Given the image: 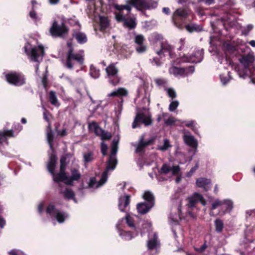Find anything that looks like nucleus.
Segmentation results:
<instances>
[{
    "instance_id": "obj_1",
    "label": "nucleus",
    "mask_w": 255,
    "mask_h": 255,
    "mask_svg": "<svg viewBox=\"0 0 255 255\" xmlns=\"http://www.w3.org/2000/svg\"><path fill=\"white\" fill-rule=\"evenodd\" d=\"M53 137V134L50 127V125L49 124L47 128V140L50 146L51 153L47 164L48 170L52 175L53 181L58 183L59 186L61 185V182H64L67 185H72L73 184L74 181H78L79 180L81 177V174L79 171L76 168L71 169V176H68L65 172L62 174L54 173L57 158L54 153V149L52 144Z\"/></svg>"
},
{
    "instance_id": "obj_2",
    "label": "nucleus",
    "mask_w": 255,
    "mask_h": 255,
    "mask_svg": "<svg viewBox=\"0 0 255 255\" xmlns=\"http://www.w3.org/2000/svg\"><path fill=\"white\" fill-rule=\"evenodd\" d=\"M119 140L120 136L118 135L113 140L111 154L107 161L106 170L100 177L96 176L90 178L88 182V188L97 189L103 186L107 181L108 175L110 174L109 172L115 169L118 162L116 154L118 150Z\"/></svg>"
},
{
    "instance_id": "obj_3",
    "label": "nucleus",
    "mask_w": 255,
    "mask_h": 255,
    "mask_svg": "<svg viewBox=\"0 0 255 255\" xmlns=\"http://www.w3.org/2000/svg\"><path fill=\"white\" fill-rule=\"evenodd\" d=\"M239 61L240 63L235 67V70L240 78L250 79L255 76V55L253 52L242 55Z\"/></svg>"
},
{
    "instance_id": "obj_4",
    "label": "nucleus",
    "mask_w": 255,
    "mask_h": 255,
    "mask_svg": "<svg viewBox=\"0 0 255 255\" xmlns=\"http://www.w3.org/2000/svg\"><path fill=\"white\" fill-rule=\"evenodd\" d=\"M24 52L28 59L31 61L39 63L43 59L44 54V47L41 44L38 43L37 41L31 38L26 42L24 47ZM39 65L35 66V71L37 73Z\"/></svg>"
},
{
    "instance_id": "obj_5",
    "label": "nucleus",
    "mask_w": 255,
    "mask_h": 255,
    "mask_svg": "<svg viewBox=\"0 0 255 255\" xmlns=\"http://www.w3.org/2000/svg\"><path fill=\"white\" fill-rule=\"evenodd\" d=\"M150 44L153 45L154 50L157 55L162 56L166 53L172 57V47L166 42L163 41V37L161 34L153 33L148 38Z\"/></svg>"
},
{
    "instance_id": "obj_6",
    "label": "nucleus",
    "mask_w": 255,
    "mask_h": 255,
    "mask_svg": "<svg viewBox=\"0 0 255 255\" xmlns=\"http://www.w3.org/2000/svg\"><path fill=\"white\" fill-rule=\"evenodd\" d=\"M68 46L70 48L66 54V60H63L64 66L67 69H72L74 66L78 65L80 69H82L84 61V51L80 50L75 53L71 47L70 43H68Z\"/></svg>"
},
{
    "instance_id": "obj_7",
    "label": "nucleus",
    "mask_w": 255,
    "mask_h": 255,
    "mask_svg": "<svg viewBox=\"0 0 255 255\" xmlns=\"http://www.w3.org/2000/svg\"><path fill=\"white\" fill-rule=\"evenodd\" d=\"M151 223H145L143 226V231H141V236H142L145 232L148 233V239L147 241V250L153 254H156L159 251L160 243L156 233H151Z\"/></svg>"
},
{
    "instance_id": "obj_8",
    "label": "nucleus",
    "mask_w": 255,
    "mask_h": 255,
    "mask_svg": "<svg viewBox=\"0 0 255 255\" xmlns=\"http://www.w3.org/2000/svg\"><path fill=\"white\" fill-rule=\"evenodd\" d=\"M233 207L234 202L230 199L223 200L216 199L211 203V206L210 207L211 211L209 213V215L210 216H215L213 210L220 208L218 215L223 216L226 214L231 212Z\"/></svg>"
},
{
    "instance_id": "obj_9",
    "label": "nucleus",
    "mask_w": 255,
    "mask_h": 255,
    "mask_svg": "<svg viewBox=\"0 0 255 255\" xmlns=\"http://www.w3.org/2000/svg\"><path fill=\"white\" fill-rule=\"evenodd\" d=\"M152 123L150 113L147 109L144 108L142 110H137L136 116L132 124V128H135L139 127L141 124L145 126H149L151 125Z\"/></svg>"
},
{
    "instance_id": "obj_10",
    "label": "nucleus",
    "mask_w": 255,
    "mask_h": 255,
    "mask_svg": "<svg viewBox=\"0 0 255 255\" xmlns=\"http://www.w3.org/2000/svg\"><path fill=\"white\" fill-rule=\"evenodd\" d=\"M45 212L52 220H56L59 224L63 223L69 218L67 212L56 208L52 203L47 206Z\"/></svg>"
},
{
    "instance_id": "obj_11",
    "label": "nucleus",
    "mask_w": 255,
    "mask_h": 255,
    "mask_svg": "<svg viewBox=\"0 0 255 255\" xmlns=\"http://www.w3.org/2000/svg\"><path fill=\"white\" fill-rule=\"evenodd\" d=\"M142 197L145 201L136 205L137 212L140 214H145L148 213L154 204V197L150 192L145 191Z\"/></svg>"
},
{
    "instance_id": "obj_12",
    "label": "nucleus",
    "mask_w": 255,
    "mask_h": 255,
    "mask_svg": "<svg viewBox=\"0 0 255 255\" xmlns=\"http://www.w3.org/2000/svg\"><path fill=\"white\" fill-rule=\"evenodd\" d=\"M159 172L161 175H167L169 177L178 176L180 174V167L172 162H166L163 164Z\"/></svg>"
},
{
    "instance_id": "obj_13",
    "label": "nucleus",
    "mask_w": 255,
    "mask_h": 255,
    "mask_svg": "<svg viewBox=\"0 0 255 255\" xmlns=\"http://www.w3.org/2000/svg\"><path fill=\"white\" fill-rule=\"evenodd\" d=\"M5 78L9 84L15 86H21L25 84V78L20 72H9L5 74Z\"/></svg>"
},
{
    "instance_id": "obj_14",
    "label": "nucleus",
    "mask_w": 255,
    "mask_h": 255,
    "mask_svg": "<svg viewBox=\"0 0 255 255\" xmlns=\"http://www.w3.org/2000/svg\"><path fill=\"white\" fill-rule=\"evenodd\" d=\"M124 222V220H119L117 223L116 228L119 233V235L121 238L125 241H129L136 237L139 233L129 230H126V227H124L122 224Z\"/></svg>"
},
{
    "instance_id": "obj_15",
    "label": "nucleus",
    "mask_w": 255,
    "mask_h": 255,
    "mask_svg": "<svg viewBox=\"0 0 255 255\" xmlns=\"http://www.w3.org/2000/svg\"><path fill=\"white\" fill-rule=\"evenodd\" d=\"M137 218L138 217L136 215L127 214L125 217L121 220H124V222L122 224L124 227L128 228L131 231L139 233V232L143 231V226L145 224L143 225L142 230H140L139 228Z\"/></svg>"
},
{
    "instance_id": "obj_16",
    "label": "nucleus",
    "mask_w": 255,
    "mask_h": 255,
    "mask_svg": "<svg viewBox=\"0 0 255 255\" xmlns=\"http://www.w3.org/2000/svg\"><path fill=\"white\" fill-rule=\"evenodd\" d=\"M22 129V127L19 123L13 124L12 129H8L4 128L2 131H1V144L3 142L7 144V139L15 137Z\"/></svg>"
},
{
    "instance_id": "obj_17",
    "label": "nucleus",
    "mask_w": 255,
    "mask_h": 255,
    "mask_svg": "<svg viewBox=\"0 0 255 255\" xmlns=\"http://www.w3.org/2000/svg\"><path fill=\"white\" fill-rule=\"evenodd\" d=\"M107 77L110 83L114 86L118 85L120 81V77L119 76V69L116 67L115 63H112L106 69Z\"/></svg>"
},
{
    "instance_id": "obj_18",
    "label": "nucleus",
    "mask_w": 255,
    "mask_h": 255,
    "mask_svg": "<svg viewBox=\"0 0 255 255\" xmlns=\"http://www.w3.org/2000/svg\"><path fill=\"white\" fill-rule=\"evenodd\" d=\"M203 57V49H198L195 50L194 53L190 55H183L179 59H178L176 63H180L183 62L199 63L200 62Z\"/></svg>"
},
{
    "instance_id": "obj_19",
    "label": "nucleus",
    "mask_w": 255,
    "mask_h": 255,
    "mask_svg": "<svg viewBox=\"0 0 255 255\" xmlns=\"http://www.w3.org/2000/svg\"><path fill=\"white\" fill-rule=\"evenodd\" d=\"M119 186H121V188L123 190V195H120L119 197V208L121 212H127L129 208L130 195L127 194L125 191V184L123 185L120 184Z\"/></svg>"
},
{
    "instance_id": "obj_20",
    "label": "nucleus",
    "mask_w": 255,
    "mask_h": 255,
    "mask_svg": "<svg viewBox=\"0 0 255 255\" xmlns=\"http://www.w3.org/2000/svg\"><path fill=\"white\" fill-rule=\"evenodd\" d=\"M223 49L225 51L226 54V57L224 58L223 56H221L219 54H217V57L218 61L221 64L224 65V67L226 68L227 66L231 64V62L227 59L228 55L234 53L236 50V47L232 45L229 42H225L223 44Z\"/></svg>"
},
{
    "instance_id": "obj_21",
    "label": "nucleus",
    "mask_w": 255,
    "mask_h": 255,
    "mask_svg": "<svg viewBox=\"0 0 255 255\" xmlns=\"http://www.w3.org/2000/svg\"><path fill=\"white\" fill-rule=\"evenodd\" d=\"M115 8L118 10L115 12L116 19L118 22H122L126 19V15L130 13L131 6L129 4H116Z\"/></svg>"
},
{
    "instance_id": "obj_22",
    "label": "nucleus",
    "mask_w": 255,
    "mask_h": 255,
    "mask_svg": "<svg viewBox=\"0 0 255 255\" xmlns=\"http://www.w3.org/2000/svg\"><path fill=\"white\" fill-rule=\"evenodd\" d=\"M194 70V67L193 66L186 68L172 66L169 69V73L175 77H184L192 74Z\"/></svg>"
},
{
    "instance_id": "obj_23",
    "label": "nucleus",
    "mask_w": 255,
    "mask_h": 255,
    "mask_svg": "<svg viewBox=\"0 0 255 255\" xmlns=\"http://www.w3.org/2000/svg\"><path fill=\"white\" fill-rule=\"evenodd\" d=\"M68 28L63 23L58 24L56 21L53 22L50 28V33L53 37L63 36L68 32Z\"/></svg>"
},
{
    "instance_id": "obj_24",
    "label": "nucleus",
    "mask_w": 255,
    "mask_h": 255,
    "mask_svg": "<svg viewBox=\"0 0 255 255\" xmlns=\"http://www.w3.org/2000/svg\"><path fill=\"white\" fill-rule=\"evenodd\" d=\"M88 128L91 131L94 132L96 135L100 136L102 140L109 139L111 137V134L101 128L96 122L90 123Z\"/></svg>"
},
{
    "instance_id": "obj_25",
    "label": "nucleus",
    "mask_w": 255,
    "mask_h": 255,
    "mask_svg": "<svg viewBox=\"0 0 255 255\" xmlns=\"http://www.w3.org/2000/svg\"><path fill=\"white\" fill-rule=\"evenodd\" d=\"M189 14V11L186 8H178L173 14L172 21L178 28H181L182 25L178 23V20L185 18Z\"/></svg>"
},
{
    "instance_id": "obj_26",
    "label": "nucleus",
    "mask_w": 255,
    "mask_h": 255,
    "mask_svg": "<svg viewBox=\"0 0 255 255\" xmlns=\"http://www.w3.org/2000/svg\"><path fill=\"white\" fill-rule=\"evenodd\" d=\"M187 203L186 205L189 208H193L195 207V205L198 203L200 202L202 205L205 206L206 204V202L203 196L198 193H194L192 196L189 197L187 199Z\"/></svg>"
},
{
    "instance_id": "obj_27",
    "label": "nucleus",
    "mask_w": 255,
    "mask_h": 255,
    "mask_svg": "<svg viewBox=\"0 0 255 255\" xmlns=\"http://www.w3.org/2000/svg\"><path fill=\"white\" fill-rule=\"evenodd\" d=\"M137 96L141 98L143 102L148 105L150 103L149 100V90L147 84L144 83L141 85L137 90Z\"/></svg>"
},
{
    "instance_id": "obj_28",
    "label": "nucleus",
    "mask_w": 255,
    "mask_h": 255,
    "mask_svg": "<svg viewBox=\"0 0 255 255\" xmlns=\"http://www.w3.org/2000/svg\"><path fill=\"white\" fill-rule=\"evenodd\" d=\"M183 137L184 141L187 145L193 148H197L198 141L189 132L184 130Z\"/></svg>"
},
{
    "instance_id": "obj_29",
    "label": "nucleus",
    "mask_w": 255,
    "mask_h": 255,
    "mask_svg": "<svg viewBox=\"0 0 255 255\" xmlns=\"http://www.w3.org/2000/svg\"><path fill=\"white\" fill-rule=\"evenodd\" d=\"M211 183L210 179L204 177L197 178L196 181V186L203 188L206 191L210 189Z\"/></svg>"
},
{
    "instance_id": "obj_30",
    "label": "nucleus",
    "mask_w": 255,
    "mask_h": 255,
    "mask_svg": "<svg viewBox=\"0 0 255 255\" xmlns=\"http://www.w3.org/2000/svg\"><path fill=\"white\" fill-rule=\"evenodd\" d=\"M126 4H129L131 8L134 6L138 9L144 8L147 6V2L146 0H127Z\"/></svg>"
},
{
    "instance_id": "obj_31",
    "label": "nucleus",
    "mask_w": 255,
    "mask_h": 255,
    "mask_svg": "<svg viewBox=\"0 0 255 255\" xmlns=\"http://www.w3.org/2000/svg\"><path fill=\"white\" fill-rule=\"evenodd\" d=\"M223 24L225 29L227 30L228 28L226 25H229L231 27H237L238 23L235 17L231 15L227 14L226 17L223 18Z\"/></svg>"
},
{
    "instance_id": "obj_32",
    "label": "nucleus",
    "mask_w": 255,
    "mask_h": 255,
    "mask_svg": "<svg viewBox=\"0 0 255 255\" xmlns=\"http://www.w3.org/2000/svg\"><path fill=\"white\" fill-rule=\"evenodd\" d=\"M100 29L103 32H106L109 28V20L105 16H99Z\"/></svg>"
},
{
    "instance_id": "obj_33",
    "label": "nucleus",
    "mask_w": 255,
    "mask_h": 255,
    "mask_svg": "<svg viewBox=\"0 0 255 255\" xmlns=\"http://www.w3.org/2000/svg\"><path fill=\"white\" fill-rule=\"evenodd\" d=\"M60 193L62 194L64 197L65 199L70 200H73L75 203H77V201L76 199L75 198L74 193L71 189L66 188L64 190H62L60 189Z\"/></svg>"
},
{
    "instance_id": "obj_34",
    "label": "nucleus",
    "mask_w": 255,
    "mask_h": 255,
    "mask_svg": "<svg viewBox=\"0 0 255 255\" xmlns=\"http://www.w3.org/2000/svg\"><path fill=\"white\" fill-rule=\"evenodd\" d=\"M167 54H168L166 53L165 55H162V56H160L159 55H157V56H155L152 58H150L149 59V62L153 66H155L158 67H160L163 64L162 59Z\"/></svg>"
},
{
    "instance_id": "obj_35",
    "label": "nucleus",
    "mask_w": 255,
    "mask_h": 255,
    "mask_svg": "<svg viewBox=\"0 0 255 255\" xmlns=\"http://www.w3.org/2000/svg\"><path fill=\"white\" fill-rule=\"evenodd\" d=\"M182 123L187 127L190 128L195 133H198L199 126L195 121H185Z\"/></svg>"
},
{
    "instance_id": "obj_36",
    "label": "nucleus",
    "mask_w": 255,
    "mask_h": 255,
    "mask_svg": "<svg viewBox=\"0 0 255 255\" xmlns=\"http://www.w3.org/2000/svg\"><path fill=\"white\" fill-rule=\"evenodd\" d=\"M128 94L127 90L123 88H120L117 90L114 91L108 94V96L110 97H116V96H124Z\"/></svg>"
},
{
    "instance_id": "obj_37",
    "label": "nucleus",
    "mask_w": 255,
    "mask_h": 255,
    "mask_svg": "<svg viewBox=\"0 0 255 255\" xmlns=\"http://www.w3.org/2000/svg\"><path fill=\"white\" fill-rule=\"evenodd\" d=\"M215 231L217 233H221L224 228L223 221L220 218H217L214 221Z\"/></svg>"
},
{
    "instance_id": "obj_38",
    "label": "nucleus",
    "mask_w": 255,
    "mask_h": 255,
    "mask_svg": "<svg viewBox=\"0 0 255 255\" xmlns=\"http://www.w3.org/2000/svg\"><path fill=\"white\" fill-rule=\"evenodd\" d=\"M172 146L169 140L167 138H164L163 142L159 144L157 146V149L161 151H165Z\"/></svg>"
},
{
    "instance_id": "obj_39",
    "label": "nucleus",
    "mask_w": 255,
    "mask_h": 255,
    "mask_svg": "<svg viewBox=\"0 0 255 255\" xmlns=\"http://www.w3.org/2000/svg\"><path fill=\"white\" fill-rule=\"evenodd\" d=\"M123 22L124 26L128 29L134 28L136 25L135 18H126Z\"/></svg>"
},
{
    "instance_id": "obj_40",
    "label": "nucleus",
    "mask_w": 255,
    "mask_h": 255,
    "mask_svg": "<svg viewBox=\"0 0 255 255\" xmlns=\"http://www.w3.org/2000/svg\"><path fill=\"white\" fill-rule=\"evenodd\" d=\"M73 37L80 44H83L87 41L86 35L82 32H75L73 34Z\"/></svg>"
},
{
    "instance_id": "obj_41",
    "label": "nucleus",
    "mask_w": 255,
    "mask_h": 255,
    "mask_svg": "<svg viewBox=\"0 0 255 255\" xmlns=\"http://www.w3.org/2000/svg\"><path fill=\"white\" fill-rule=\"evenodd\" d=\"M149 144V142L143 141V137L141 138L138 143L136 145V153H142L145 148V147Z\"/></svg>"
},
{
    "instance_id": "obj_42",
    "label": "nucleus",
    "mask_w": 255,
    "mask_h": 255,
    "mask_svg": "<svg viewBox=\"0 0 255 255\" xmlns=\"http://www.w3.org/2000/svg\"><path fill=\"white\" fill-rule=\"evenodd\" d=\"M220 79L221 82L223 85H226L231 79L230 73L229 71H226L224 73L220 75Z\"/></svg>"
},
{
    "instance_id": "obj_43",
    "label": "nucleus",
    "mask_w": 255,
    "mask_h": 255,
    "mask_svg": "<svg viewBox=\"0 0 255 255\" xmlns=\"http://www.w3.org/2000/svg\"><path fill=\"white\" fill-rule=\"evenodd\" d=\"M49 101L51 104L55 106L58 107L60 105L57 98L56 93L53 91H51L49 92Z\"/></svg>"
},
{
    "instance_id": "obj_44",
    "label": "nucleus",
    "mask_w": 255,
    "mask_h": 255,
    "mask_svg": "<svg viewBox=\"0 0 255 255\" xmlns=\"http://www.w3.org/2000/svg\"><path fill=\"white\" fill-rule=\"evenodd\" d=\"M186 29L189 32H192L194 31L198 32L202 30V28L200 25L193 23L187 25L186 26Z\"/></svg>"
},
{
    "instance_id": "obj_45",
    "label": "nucleus",
    "mask_w": 255,
    "mask_h": 255,
    "mask_svg": "<svg viewBox=\"0 0 255 255\" xmlns=\"http://www.w3.org/2000/svg\"><path fill=\"white\" fill-rule=\"evenodd\" d=\"M154 81L159 88L165 87L167 84V80L163 78H155Z\"/></svg>"
},
{
    "instance_id": "obj_46",
    "label": "nucleus",
    "mask_w": 255,
    "mask_h": 255,
    "mask_svg": "<svg viewBox=\"0 0 255 255\" xmlns=\"http://www.w3.org/2000/svg\"><path fill=\"white\" fill-rule=\"evenodd\" d=\"M90 74L94 79L98 78L100 75V70L92 65L90 66Z\"/></svg>"
},
{
    "instance_id": "obj_47",
    "label": "nucleus",
    "mask_w": 255,
    "mask_h": 255,
    "mask_svg": "<svg viewBox=\"0 0 255 255\" xmlns=\"http://www.w3.org/2000/svg\"><path fill=\"white\" fill-rule=\"evenodd\" d=\"M83 158L85 164L92 162L94 160L93 152L88 151L83 153Z\"/></svg>"
},
{
    "instance_id": "obj_48",
    "label": "nucleus",
    "mask_w": 255,
    "mask_h": 255,
    "mask_svg": "<svg viewBox=\"0 0 255 255\" xmlns=\"http://www.w3.org/2000/svg\"><path fill=\"white\" fill-rule=\"evenodd\" d=\"M254 25L252 24H248L247 26L242 28V33L245 35H248L249 32L253 29Z\"/></svg>"
},
{
    "instance_id": "obj_49",
    "label": "nucleus",
    "mask_w": 255,
    "mask_h": 255,
    "mask_svg": "<svg viewBox=\"0 0 255 255\" xmlns=\"http://www.w3.org/2000/svg\"><path fill=\"white\" fill-rule=\"evenodd\" d=\"M136 51L139 54H143L147 50V46L145 44L138 45L135 48Z\"/></svg>"
},
{
    "instance_id": "obj_50",
    "label": "nucleus",
    "mask_w": 255,
    "mask_h": 255,
    "mask_svg": "<svg viewBox=\"0 0 255 255\" xmlns=\"http://www.w3.org/2000/svg\"><path fill=\"white\" fill-rule=\"evenodd\" d=\"M144 40L145 38L141 34H138L135 37L134 41L137 45L144 44Z\"/></svg>"
},
{
    "instance_id": "obj_51",
    "label": "nucleus",
    "mask_w": 255,
    "mask_h": 255,
    "mask_svg": "<svg viewBox=\"0 0 255 255\" xmlns=\"http://www.w3.org/2000/svg\"><path fill=\"white\" fill-rule=\"evenodd\" d=\"M66 165V158L62 157L60 159V171L58 174H62L65 172Z\"/></svg>"
},
{
    "instance_id": "obj_52",
    "label": "nucleus",
    "mask_w": 255,
    "mask_h": 255,
    "mask_svg": "<svg viewBox=\"0 0 255 255\" xmlns=\"http://www.w3.org/2000/svg\"><path fill=\"white\" fill-rule=\"evenodd\" d=\"M8 255H26L22 251L17 249H13L7 252Z\"/></svg>"
},
{
    "instance_id": "obj_53",
    "label": "nucleus",
    "mask_w": 255,
    "mask_h": 255,
    "mask_svg": "<svg viewBox=\"0 0 255 255\" xmlns=\"http://www.w3.org/2000/svg\"><path fill=\"white\" fill-rule=\"evenodd\" d=\"M178 106V101H177V100L172 101L169 106L168 109L170 112H173L177 109Z\"/></svg>"
},
{
    "instance_id": "obj_54",
    "label": "nucleus",
    "mask_w": 255,
    "mask_h": 255,
    "mask_svg": "<svg viewBox=\"0 0 255 255\" xmlns=\"http://www.w3.org/2000/svg\"><path fill=\"white\" fill-rule=\"evenodd\" d=\"M166 91L168 97L172 99H174L176 97V93L175 91L171 88L166 89Z\"/></svg>"
},
{
    "instance_id": "obj_55",
    "label": "nucleus",
    "mask_w": 255,
    "mask_h": 255,
    "mask_svg": "<svg viewBox=\"0 0 255 255\" xmlns=\"http://www.w3.org/2000/svg\"><path fill=\"white\" fill-rule=\"evenodd\" d=\"M207 242L206 241H205L204 243L199 248H195V250L199 253H203L205 250L207 249Z\"/></svg>"
},
{
    "instance_id": "obj_56",
    "label": "nucleus",
    "mask_w": 255,
    "mask_h": 255,
    "mask_svg": "<svg viewBox=\"0 0 255 255\" xmlns=\"http://www.w3.org/2000/svg\"><path fill=\"white\" fill-rule=\"evenodd\" d=\"M29 15L35 21H38L40 19V18L37 15L34 9H32V10L30 11Z\"/></svg>"
},
{
    "instance_id": "obj_57",
    "label": "nucleus",
    "mask_w": 255,
    "mask_h": 255,
    "mask_svg": "<svg viewBox=\"0 0 255 255\" xmlns=\"http://www.w3.org/2000/svg\"><path fill=\"white\" fill-rule=\"evenodd\" d=\"M169 222L171 225H176L178 224L179 220L181 219L180 215L175 218L170 217Z\"/></svg>"
},
{
    "instance_id": "obj_58",
    "label": "nucleus",
    "mask_w": 255,
    "mask_h": 255,
    "mask_svg": "<svg viewBox=\"0 0 255 255\" xmlns=\"http://www.w3.org/2000/svg\"><path fill=\"white\" fill-rule=\"evenodd\" d=\"M198 164L196 163V165L194 167H193L187 173V177H191L192 175V174L195 172V171L198 169Z\"/></svg>"
},
{
    "instance_id": "obj_59",
    "label": "nucleus",
    "mask_w": 255,
    "mask_h": 255,
    "mask_svg": "<svg viewBox=\"0 0 255 255\" xmlns=\"http://www.w3.org/2000/svg\"><path fill=\"white\" fill-rule=\"evenodd\" d=\"M101 152H102L103 155L104 156L106 155L107 154V149H108L107 145L103 141L101 143Z\"/></svg>"
},
{
    "instance_id": "obj_60",
    "label": "nucleus",
    "mask_w": 255,
    "mask_h": 255,
    "mask_svg": "<svg viewBox=\"0 0 255 255\" xmlns=\"http://www.w3.org/2000/svg\"><path fill=\"white\" fill-rule=\"evenodd\" d=\"M175 122V119L173 117H169L167 119L164 120V123L168 126L172 125Z\"/></svg>"
},
{
    "instance_id": "obj_61",
    "label": "nucleus",
    "mask_w": 255,
    "mask_h": 255,
    "mask_svg": "<svg viewBox=\"0 0 255 255\" xmlns=\"http://www.w3.org/2000/svg\"><path fill=\"white\" fill-rule=\"evenodd\" d=\"M157 6V1H153L150 3H147V6L146 7H144V9H150V8H155Z\"/></svg>"
},
{
    "instance_id": "obj_62",
    "label": "nucleus",
    "mask_w": 255,
    "mask_h": 255,
    "mask_svg": "<svg viewBox=\"0 0 255 255\" xmlns=\"http://www.w3.org/2000/svg\"><path fill=\"white\" fill-rule=\"evenodd\" d=\"M44 204L43 202H41L38 206V211L39 213L41 215L44 212Z\"/></svg>"
},
{
    "instance_id": "obj_63",
    "label": "nucleus",
    "mask_w": 255,
    "mask_h": 255,
    "mask_svg": "<svg viewBox=\"0 0 255 255\" xmlns=\"http://www.w3.org/2000/svg\"><path fill=\"white\" fill-rule=\"evenodd\" d=\"M113 47L114 49V52L115 54H123L122 50H121V51H120V49H119V46L118 45L114 44L113 45Z\"/></svg>"
},
{
    "instance_id": "obj_64",
    "label": "nucleus",
    "mask_w": 255,
    "mask_h": 255,
    "mask_svg": "<svg viewBox=\"0 0 255 255\" xmlns=\"http://www.w3.org/2000/svg\"><path fill=\"white\" fill-rule=\"evenodd\" d=\"M199 2H203L207 5H210L215 3V0H198Z\"/></svg>"
}]
</instances>
